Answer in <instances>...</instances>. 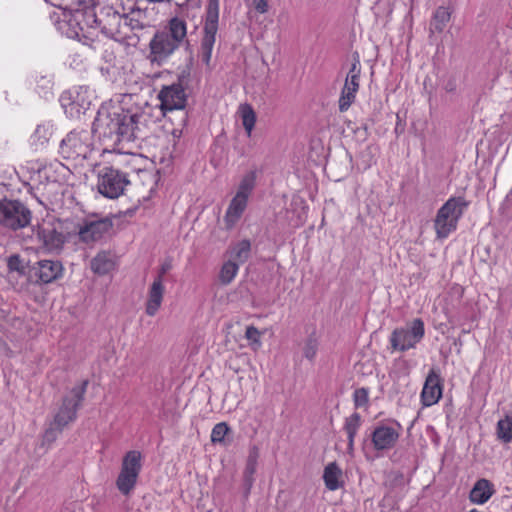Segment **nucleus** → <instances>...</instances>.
<instances>
[{"label":"nucleus","mask_w":512,"mask_h":512,"mask_svg":"<svg viewBox=\"0 0 512 512\" xmlns=\"http://www.w3.org/2000/svg\"><path fill=\"white\" fill-rule=\"evenodd\" d=\"M90 267L95 274H108L115 267L114 256L111 252L101 251L91 260Z\"/></svg>","instance_id":"obj_22"},{"label":"nucleus","mask_w":512,"mask_h":512,"mask_svg":"<svg viewBox=\"0 0 512 512\" xmlns=\"http://www.w3.org/2000/svg\"><path fill=\"white\" fill-rule=\"evenodd\" d=\"M32 219L30 209L19 200H0V225L18 230L28 226Z\"/></svg>","instance_id":"obj_8"},{"label":"nucleus","mask_w":512,"mask_h":512,"mask_svg":"<svg viewBox=\"0 0 512 512\" xmlns=\"http://www.w3.org/2000/svg\"><path fill=\"white\" fill-rule=\"evenodd\" d=\"M399 437L400 433L395 428L380 424L373 430L371 441L375 450L386 451L396 445Z\"/></svg>","instance_id":"obj_16"},{"label":"nucleus","mask_w":512,"mask_h":512,"mask_svg":"<svg viewBox=\"0 0 512 512\" xmlns=\"http://www.w3.org/2000/svg\"><path fill=\"white\" fill-rule=\"evenodd\" d=\"M251 250V243L249 240L244 239L240 242H238L233 248H232V261H235L239 264L244 263L250 255Z\"/></svg>","instance_id":"obj_27"},{"label":"nucleus","mask_w":512,"mask_h":512,"mask_svg":"<svg viewBox=\"0 0 512 512\" xmlns=\"http://www.w3.org/2000/svg\"><path fill=\"white\" fill-rule=\"evenodd\" d=\"M158 98L161 102V110L166 115L167 112L180 111L181 121L183 125L186 124L187 114L184 112V108L187 101L185 89L180 83H173L169 86H163L158 94Z\"/></svg>","instance_id":"obj_13"},{"label":"nucleus","mask_w":512,"mask_h":512,"mask_svg":"<svg viewBox=\"0 0 512 512\" xmlns=\"http://www.w3.org/2000/svg\"><path fill=\"white\" fill-rule=\"evenodd\" d=\"M242 125L248 135L251 136L252 130L256 123V114L249 104L241 105L240 107Z\"/></svg>","instance_id":"obj_30"},{"label":"nucleus","mask_w":512,"mask_h":512,"mask_svg":"<svg viewBox=\"0 0 512 512\" xmlns=\"http://www.w3.org/2000/svg\"><path fill=\"white\" fill-rule=\"evenodd\" d=\"M230 431V427L226 422L217 423L211 432V442L213 444L223 443L225 436Z\"/></svg>","instance_id":"obj_35"},{"label":"nucleus","mask_w":512,"mask_h":512,"mask_svg":"<svg viewBox=\"0 0 512 512\" xmlns=\"http://www.w3.org/2000/svg\"><path fill=\"white\" fill-rule=\"evenodd\" d=\"M37 237L50 252L62 249L65 243V236L53 227H39Z\"/></svg>","instance_id":"obj_19"},{"label":"nucleus","mask_w":512,"mask_h":512,"mask_svg":"<svg viewBox=\"0 0 512 512\" xmlns=\"http://www.w3.org/2000/svg\"><path fill=\"white\" fill-rule=\"evenodd\" d=\"M64 267L58 260L43 259L28 267L27 281L33 285H47L63 277Z\"/></svg>","instance_id":"obj_11"},{"label":"nucleus","mask_w":512,"mask_h":512,"mask_svg":"<svg viewBox=\"0 0 512 512\" xmlns=\"http://www.w3.org/2000/svg\"><path fill=\"white\" fill-rule=\"evenodd\" d=\"M129 184L127 174L112 166H105L98 172L97 188L106 198H118Z\"/></svg>","instance_id":"obj_9"},{"label":"nucleus","mask_w":512,"mask_h":512,"mask_svg":"<svg viewBox=\"0 0 512 512\" xmlns=\"http://www.w3.org/2000/svg\"><path fill=\"white\" fill-rule=\"evenodd\" d=\"M7 268L9 272H16L21 276L27 277V271L30 264L26 262L19 254H12L7 257Z\"/></svg>","instance_id":"obj_29"},{"label":"nucleus","mask_w":512,"mask_h":512,"mask_svg":"<svg viewBox=\"0 0 512 512\" xmlns=\"http://www.w3.org/2000/svg\"><path fill=\"white\" fill-rule=\"evenodd\" d=\"M165 287L164 283L160 278H154L149 290L148 297L146 301L145 312L148 316H155L159 311L163 297H164Z\"/></svg>","instance_id":"obj_18"},{"label":"nucleus","mask_w":512,"mask_h":512,"mask_svg":"<svg viewBox=\"0 0 512 512\" xmlns=\"http://www.w3.org/2000/svg\"><path fill=\"white\" fill-rule=\"evenodd\" d=\"M112 228L113 221L109 217L96 215L86 217L78 224L79 241L85 244H93L108 235Z\"/></svg>","instance_id":"obj_12"},{"label":"nucleus","mask_w":512,"mask_h":512,"mask_svg":"<svg viewBox=\"0 0 512 512\" xmlns=\"http://www.w3.org/2000/svg\"><path fill=\"white\" fill-rule=\"evenodd\" d=\"M425 334L424 322L420 318L414 319L407 327L396 328L390 336L392 351L405 352L419 343Z\"/></svg>","instance_id":"obj_10"},{"label":"nucleus","mask_w":512,"mask_h":512,"mask_svg":"<svg viewBox=\"0 0 512 512\" xmlns=\"http://www.w3.org/2000/svg\"><path fill=\"white\" fill-rule=\"evenodd\" d=\"M259 458V449L253 446L249 450V455L246 460L245 469L243 472V483L245 486V494L248 495L254 483V474L256 472L257 461Z\"/></svg>","instance_id":"obj_21"},{"label":"nucleus","mask_w":512,"mask_h":512,"mask_svg":"<svg viewBox=\"0 0 512 512\" xmlns=\"http://www.w3.org/2000/svg\"><path fill=\"white\" fill-rule=\"evenodd\" d=\"M92 131L73 130L60 142L59 153L64 159H86L92 150Z\"/></svg>","instance_id":"obj_6"},{"label":"nucleus","mask_w":512,"mask_h":512,"mask_svg":"<svg viewBox=\"0 0 512 512\" xmlns=\"http://www.w3.org/2000/svg\"><path fill=\"white\" fill-rule=\"evenodd\" d=\"M64 428H59L58 426L54 425V421L50 424L49 428H47L43 434L42 437V445L51 446L56 439L58 438L59 434L63 431Z\"/></svg>","instance_id":"obj_36"},{"label":"nucleus","mask_w":512,"mask_h":512,"mask_svg":"<svg viewBox=\"0 0 512 512\" xmlns=\"http://www.w3.org/2000/svg\"><path fill=\"white\" fill-rule=\"evenodd\" d=\"M219 23V0H209L203 25V36L200 45V58L206 65H210L213 47L216 41V34Z\"/></svg>","instance_id":"obj_4"},{"label":"nucleus","mask_w":512,"mask_h":512,"mask_svg":"<svg viewBox=\"0 0 512 512\" xmlns=\"http://www.w3.org/2000/svg\"><path fill=\"white\" fill-rule=\"evenodd\" d=\"M353 402L356 408L366 407L369 403V390L365 387L356 389L353 393Z\"/></svg>","instance_id":"obj_37"},{"label":"nucleus","mask_w":512,"mask_h":512,"mask_svg":"<svg viewBox=\"0 0 512 512\" xmlns=\"http://www.w3.org/2000/svg\"><path fill=\"white\" fill-rule=\"evenodd\" d=\"M498 438L504 443L512 441V416L507 415L497 423Z\"/></svg>","instance_id":"obj_32"},{"label":"nucleus","mask_w":512,"mask_h":512,"mask_svg":"<svg viewBox=\"0 0 512 512\" xmlns=\"http://www.w3.org/2000/svg\"><path fill=\"white\" fill-rule=\"evenodd\" d=\"M247 203L248 200L243 197L235 195L232 198L224 216L226 228L231 229L234 227V225L239 221L243 212L245 211Z\"/></svg>","instance_id":"obj_20"},{"label":"nucleus","mask_w":512,"mask_h":512,"mask_svg":"<svg viewBox=\"0 0 512 512\" xmlns=\"http://www.w3.org/2000/svg\"><path fill=\"white\" fill-rule=\"evenodd\" d=\"M88 384V380L82 381L79 386L70 390L69 395L63 397L62 403L54 416L55 426L65 428L69 423L76 420L77 411L82 405Z\"/></svg>","instance_id":"obj_7"},{"label":"nucleus","mask_w":512,"mask_h":512,"mask_svg":"<svg viewBox=\"0 0 512 512\" xmlns=\"http://www.w3.org/2000/svg\"><path fill=\"white\" fill-rule=\"evenodd\" d=\"M342 476V471L337 465L336 462L329 463L323 473V480L325 486L330 491H335L341 487V482L339 481Z\"/></svg>","instance_id":"obj_25"},{"label":"nucleus","mask_w":512,"mask_h":512,"mask_svg":"<svg viewBox=\"0 0 512 512\" xmlns=\"http://www.w3.org/2000/svg\"><path fill=\"white\" fill-rule=\"evenodd\" d=\"M443 384L440 374L431 369L426 377L422 392L421 402L423 406L429 407L439 402L442 397Z\"/></svg>","instance_id":"obj_15"},{"label":"nucleus","mask_w":512,"mask_h":512,"mask_svg":"<svg viewBox=\"0 0 512 512\" xmlns=\"http://www.w3.org/2000/svg\"><path fill=\"white\" fill-rule=\"evenodd\" d=\"M451 12L448 8L444 6H439L432 17L430 22V31L431 32H442L446 27L447 23L450 21Z\"/></svg>","instance_id":"obj_26"},{"label":"nucleus","mask_w":512,"mask_h":512,"mask_svg":"<svg viewBox=\"0 0 512 512\" xmlns=\"http://www.w3.org/2000/svg\"><path fill=\"white\" fill-rule=\"evenodd\" d=\"M73 18L79 26V31L75 32L79 40L81 38L92 40L87 34H93L95 30L114 40L127 36L123 27V14L111 5L98 4L93 8L77 10Z\"/></svg>","instance_id":"obj_2"},{"label":"nucleus","mask_w":512,"mask_h":512,"mask_svg":"<svg viewBox=\"0 0 512 512\" xmlns=\"http://www.w3.org/2000/svg\"><path fill=\"white\" fill-rule=\"evenodd\" d=\"M361 425V416L359 413L354 412L349 417L345 419L344 430L347 434V437H355L358 429Z\"/></svg>","instance_id":"obj_34"},{"label":"nucleus","mask_w":512,"mask_h":512,"mask_svg":"<svg viewBox=\"0 0 512 512\" xmlns=\"http://www.w3.org/2000/svg\"><path fill=\"white\" fill-rule=\"evenodd\" d=\"M171 265L169 263L162 264L158 275L155 278H160L162 280V283H164V275L170 270Z\"/></svg>","instance_id":"obj_44"},{"label":"nucleus","mask_w":512,"mask_h":512,"mask_svg":"<svg viewBox=\"0 0 512 512\" xmlns=\"http://www.w3.org/2000/svg\"><path fill=\"white\" fill-rule=\"evenodd\" d=\"M256 184V172L250 171L241 179L236 195L248 200Z\"/></svg>","instance_id":"obj_28"},{"label":"nucleus","mask_w":512,"mask_h":512,"mask_svg":"<svg viewBox=\"0 0 512 512\" xmlns=\"http://www.w3.org/2000/svg\"><path fill=\"white\" fill-rule=\"evenodd\" d=\"M317 347V341L315 339L309 338L304 346V356L309 360L314 359L317 353Z\"/></svg>","instance_id":"obj_40"},{"label":"nucleus","mask_w":512,"mask_h":512,"mask_svg":"<svg viewBox=\"0 0 512 512\" xmlns=\"http://www.w3.org/2000/svg\"><path fill=\"white\" fill-rule=\"evenodd\" d=\"M239 270V265L237 262L229 260L225 262L219 273V280L223 285L230 284L235 276L237 275Z\"/></svg>","instance_id":"obj_31"},{"label":"nucleus","mask_w":512,"mask_h":512,"mask_svg":"<svg viewBox=\"0 0 512 512\" xmlns=\"http://www.w3.org/2000/svg\"><path fill=\"white\" fill-rule=\"evenodd\" d=\"M344 85H346V86L348 85L349 88L358 92L359 87H360V79L353 77V76L346 75Z\"/></svg>","instance_id":"obj_41"},{"label":"nucleus","mask_w":512,"mask_h":512,"mask_svg":"<svg viewBox=\"0 0 512 512\" xmlns=\"http://www.w3.org/2000/svg\"><path fill=\"white\" fill-rule=\"evenodd\" d=\"M189 0H174L176 5H183L184 3L188 2Z\"/></svg>","instance_id":"obj_47"},{"label":"nucleus","mask_w":512,"mask_h":512,"mask_svg":"<svg viewBox=\"0 0 512 512\" xmlns=\"http://www.w3.org/2000/svg\"><path fill=\"white\" fill-rule=\"evenodd\" d=\"M253 5L259 13H265L268 10L267 0H253Z\"/></svg>","instance_id":"obj_42"},{"label":"nucleus","mask_w":512,"mask_h":512,"mask_svg":"<svg viewBox=\"0 0 512 512\" xmlns=\"http://www.w3.org/2000/svg\"><path fill=\"white\" fill-rule=\"evenodd\" d=\"M142 115L120 107L98 110L92 125V133L106 147L122 150L124 144L139 137V119Z\"/></svg>","instance_id":"obj_1"},{"label":"nucleus","mask_w":512,"mask_h":512,"mask_svg":"<svg viewBox=\"0 0 512 512\" xmlns=\"http://www.w3.org/2000/svg\"><path fill=\"white\" fill-rule=\"evenodd\" d=\"M167 36L179 47L186 40L187 24L185 20L179 17H173L168 22L167 30L164 31Z\"/></svg>","instance_id":"obj_23"},{"label":"nucleus","mask_w":512,"mask_h":512,"mask_svg":"<svg viewBox=\"0 0 512 512\" xmlns=\"http://www.w3.org/2000/svg\"><path fill=\"white\" fill-rule=\"evenodd\" d=\"M361 63H360V56L358 52H354L352 55V64L351 67L347 73V76H353L360 79L361 76Z\"/></svg>","instance_id":"obj_39"},{"label":"nucleus","mask_w":512,"mask_h":512,"mask_svg":"<svg viewBox=\"0 0 512 512\" xmlns=\"http://www.w3.org/2000/svg\"><path fill=\"white\" fill-rule=\"evenodd\" d=\"M245 337L253 346V349H257L261 345L260 337L261 333L255 326H248L245 331Z\"/></svg>","instance_id":"obj_38"},{"label":"nucleus","mask_w":512,"mask_h":512,"mask_svg":"<svg viewBox=\"0 0 512 512\" xmlns=\"http://www.w3.org/2000/svg\"><path fill=\"white\" fill-rule=\"evenodd\" d=\"M468 206L469 202L459 196L449 198L439 208L434 220L437 238L445 239L457 229L458 222Z\"/></svg>","instance_id":"obj_3"},{"label":"nucleus","mask_w":512,"mask_h":512,"mask_svg":"<svg viewBox=\"0 0 512 512\" xmlns=\"http://www.w3.org/2000/svg\"><path fill=\"white\" fill-rule=\"evenodd\" d=\"M348 438V449L352 450L354 446L355 437H347Z\"/></svg>","instance_id":"obj_45"},{"label":"nucleus","mask_w":512,"mask_h":512,"mask_svg":"<svg viewBox=\"0 0 512 512\" xmlns=\"http://www.w3.org/2000/svg\"><path fill=\"white\" fill-rule=\"evenodd\" d=\"M493 492L490 481L487 479H480L475 483L474 487L470 491L469 498L473 503L484 504L489 500Z\"/></svg>","instance_id":"obj_24"},{"label":"nucleus","mask_w":512,"mask_h":512,"mask_svg":"<svg viewBox=\"0 0 512 512\" xmlns=\"http://www.w3.org/2000/svg\"><path fill=\"white\" fill-rule=\"evenodd\" d=\"M151 62L161 64L166 61L178 48L164 31H157L149 42Z\"/></svg>","instance_id":"obj_14"},{"label":"nucleus","mask_w":512,"mask_h":512,"mask_svg":"<svg viewBox=\"0 0 512 512\" xmlns=\"http://www.w3.org/2000/svg\"><path fill=\"white\" fill-rule=\"evenodd\" d=\"M141 460V452L137 450H130L124 455L116 479V487L122 495L129 496L134 490L142 469Z\"/></svg>","instance_id":"obj_5"},{"label":"nucleus","mask_w":512,"mask_h":512,"mask_svg":"<svg viewBox=\"0 0 512 512\" xmlns=\"http://www.w3.org/2000/svg\"><path fill=\"white\" fill-rule=\"evenodd\" d=\"M357 91L348 87V85H343L341 90V94L338 100L339 111L345 112L347 111L352 103L355 101Z\"/></svg>","instance_id":"obj_33"},{"label":"nucleus","mask_w":512,"mask_h":512,"mask_svg":"<svg viewBox=\"0 0 512 512\" xmlns=\"http://www.w3.org/2000/svg\"><path fill=\"white\" fill-rule=\"evenodd\" d=\"M150 3H165V2H171L172 0H147Z\"/></svg>","instance_id":"obj_46"},{"label":"nucleus","mask_w":512,"mask_h":512,"mask_svg":"<svg viewBox=\"0 0 512 512\" xmlns=\"http://www.w3.org/2000/svg\"><path fill=\"white\" fill-rule=\"evenodd\" d=\"M48 132V128H46L44 125H38L35 130V136H37L39 139L43 138L44 141H47Z\"/></svg>","instance_id":"obj_43"},{"label":"nucleus","mask_w":512,"mask_h":512,"mask_svg":"<svg viewBox=\"0 0 512 512\" xmlns=\"http://www.w3.org/2000/svg\"><path fill=\"white\" fill-rule=\"evenodd\" d=\"M123 27L124 31L129 29L134 32L135 36L139 37L138 32L150 29L152 25L150 24L146 11L136 8L132 9L127 14H123Z\"/></svg>","instance_id":"obj_17"}]
</instances>
